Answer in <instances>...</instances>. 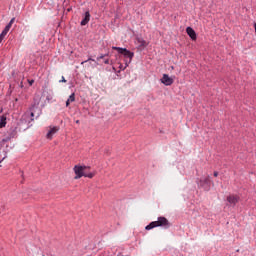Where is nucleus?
Masks as SVG:
<instances>
[{
	"mask_svg": "<svg viewBox=\"0 0 256 256\" xmlns=\"http://www.w3.org/2000/svg\"><path fill=\"white\" fill-rule=\"evenodd\" d=\"M155 227H163L164 229H169L171 227V223L167 218L161 216L158 217L157 221L151 222L149 225L145 227L146 231H151V229H155Z\"/></svg>",
	"mask_w": 256,
	"mask_h": 256,
	"instance_id": "nucleus-1",
	"label": "nucleus"
},
{
	"mask_svg": "<svg viewBox=\"0 0 256 256\" xmlns=\"http://www.w3.org/2000/svg\"><path fill=\"white\" fill-rule=\"evenodd\" d=\"M87 169H89V167L87 166H75L74 167V172H75V179H81V177H88V179H93V177H95V173L87 172Z\"/></svg>",
	"mask_w": 256,
	"mask_h": 256,
	"instance_id": "nucleus-2",
	"label": "nucleus"
},
{
	"mask_svg": "<svg viewBox=\"0 0 256 256\" xmlns=\"http://www.w3.org/2000/svg\"><path fill=\"white\" fill-rule=\"evenodd\" d=\"M112 49L114 51H118V53H120L121 55H124V57H129V59H131L132 57L135 56V54L133 52L127 50L126 48L113 46Z\"/></svg>",
	"mask_w": 256,
	"mask_h": 256,
	"instance_id": "nucleus-3",
	"label": "nucleus"
},
{
	"mask_svg": "<svg viewBox=\"0 0 256 256\" xmlns=\"http://www.w3.org/2000/svg\"><path fill=\"white\" fill-rule=\"evenodd\" d=\"M135 45H137L140 51H143V49H145V47H147L149 43H147V41H145L143 38L137 37L135 40Z\"/></svg>",
	"mask_w": 256,
	"mask_h": 256,
	"instance_id": "nucleus-4",
	"label": "nucleus"
},
{
	"mask_svg": "<svg viewBox=\"0 0 256 256\" xmlns=\"http://www.w3.org/2000/svg\"><path fill=\"white\" fill-rule=\"evenodd\" d=\"M227 202L229 203V205H231L232 207H235V205H237L239 203V196L237 195H229L227 196Z\"/></svg>",
	"mask_w": 256,
	"mask_h": 256,
	"instance_id": "nucleus-5",
	"label": "nucleus"
},
{
	"mask_svg": "<svg viewBox=\"0 0 256 256\" xmlns=\"http://www.w3.org/2000/svg\"><path fill=\"white\" fill-rule=\"evenodd\" d=\"M161 83L166 86L173 85V78L169 77L167 74H164L161 79Z\"/></svg>",
	"mask_w": 256,
	"mask_h": 256,
	"instance_id": "nucleus-6",
	"label": "nucleus"
},
{
	"mask_svg": "<svg viewBox=\"0 0 256 256\" xmlns=\"http://www.w3.org/2000/svg\"><path fill=\"white\" fill-rule=\"evenodd\" d=\"M186 33L189 35V37L192 39V41H197V33H195V30L191 27L186 28Z\"/></svg>",
	"mask_w": 256,
	"mask_h": 256,
	"instance_id": "nucleus-7",
	"label": "nucleus"
},
{
	"mask_svg": "<svg viewBox=\"0 0 256 256\" xmlns=\"http://www.w3.org/2000/svg\"><path fill=\"white\" fill-rule=\"evenodd\" d=\"M58 131H59V127L57 126L50 127V130L46 135L47 139H53V135H55V133H57Z\"/></svg>",
	"mask_w": 256,
	"mask_h": 256,
	"instance_id": "nucleus-8",
	"label": "nucleus"
},
{
	"mask_svg": "<svg viewBox=\"0 0 256 256\" xmlns=\"http://www.w3.org/2000/svg\"><path fill=\"white\" fill-rule=\"evenodd\" d=\"M89 21H91V13H89V11H87L84 14V18L80 22V25L85 26V25H87V23H89Z\"/></svg>",
	"mask_w": 256,
	"mask_h": 256,
	"instance_id": "nucleus-9",
	"label": "nucleus"
},
{
	"mask_svg": "<svg viewBox=\"0 0 256 256\" xmlns=\"http://www.w3.org/2000/svg\"><path fill=\"white\" fill-rule=\"evenodd\" d=\"M198 185L200 187H205V185H211V179L209 178V176L205 177V178H202L200 180V182L198 183Z\"/></svg>",
	"mask_w": 256,
	"mask_h": 256,
	"instance_id": "nucleus-10",
	"label": "nucleus"
},
{
	"mask_svg": "<svg viewBox=\"0 0 256 256\" xmlns=\"http://www.w3.org/2000/svg\"><path fill=\"white\" fill-rule=\"evenodd\" d=\"M75 102V93H72L66 101V107H69L71 103Z\"/></svg>",
	"mask_w": 256,
	"mask_h": 256,
	"instance_id": "nucleus-11",
	"label": "nucleus"
},
{
	"mask_svg": "<svg viewBox=\"0 0 256 256\" xmlns=\"http://www.w3.org/2000/svg\"><path fill=\"white\" fill-rule=\"evenodd\" d=\"M5 125H7V117L1 116V118H0V129H3V127H5Z\"/></svg>",
	"mask_w": 256,
	"mask_h": 256,
	"instance_id": "nucleus-12",
	"label": "nucleus"
},
{
	"mask_svg": "<svg viewBox=\"0 0 256 256\" xmlns=\"http://www.w3.org/2000/svg\"><path fill=\"white\" fill-rule=\"evenodd\" d=\"M10 29L7 28V26L4 28V30L2 31V33L0 34V37L5 39V36L9 33Z\"/></svg>",
	"mask_w": 256,
	"mask_h": 256,
	"instance_id": "nucleus-13",
	"label": "nucleus"
},
{
	"mask_svg": "<svg viewBox=\"0 0 256 256\" xmlns=\"http://www.w3.org/2000/svg\"><path fill=\"white\" fill-rule=\"evenodd\" d=\"M13 23H15V18H12L10 22L6 25V28L11 30V27H13Z\"/></svg>",
	"mask_w": 256,
	"mask_h": 256,
	"instance_id": "nucleus-14",
	"label": "nucleus"
},
{
	"mask_svg": "<svg viewBox=\"0 0 256 256\" xmlns=\"http://www.w3.org/2000/svg\"><path fill=\"white\" fill-rule=\"evenodd\" d=\"M107 55L109 54L101 55L100 57L97 58V61H101V59H103L104 57H107Z\"/></svg>",
	"mask_w": 256,
	"mask_h": 256,
	"instance_id": "nucleus-15",
	"label": "nucleus"
},
{
	"mask_svg": "<svg viewBox=\"0 0 256 256\" xmlns=\"http://www.w3.org/2000/svg\"><path fill=\"white\" fill-rule=\"evenodd\" d=\"M59 83H67V80L65 79V77H64V76H62V79H61V80H59Z\"/></svg>",
	"mask_w": 256,
	"mask_h": 256,
	"instance_id": "nucleus-16",
	"label": "nucleus"
},
{
	"mask_svg": "<svg viewBox=\"0 0 256 256\" xmlns=\"http://www.w3.org/2000/svg\"><path fill=\"white\" fill-rule=\"evenodd\" d=\"M29 85H33L35 83V80H28Z\"/></svg>",
	"mask_w": 256,
	"mask_h": 256,
	"instance_id": "nucleus-17",
	"label": "nucleus"
},
{
	"mask_svg": "<svg viewBox=\"0 0 256 256\" xmlns=\"http://www.w3.org/2000/svg\"><path fill=\"white\" fill-rule=\"evenodd\" d=\"M104 63H105V65H109V59H106V60L104 61Z\"/></svg>",
	"mask_w": 256,
	"mask_h": 256,
	"instance_id": "nucleus-18",
	"label": "nucleus"
},
{
	"mask_svg": "<svg viewBox=\"0 0 256 256\" xmlns=\"http://www.w3.org/2000/svg\"><path fill=\"white\" fill-rule=\"evenodd\" d=\"M219 176V172H214V177H218Z\"/></svg>",
	"mask_w": 256,
	"mask_h": 256,
	"instance_id": "nucleus-19",
	"label": "nucleus"
},
{
	"mask_svg": "<svg viewBox=\"0 0 256 256\" xmlns=\"http://www.w3.org/2000/svg\"><path fill=\"white\" fill-rule=\"evenodd\" d=\"M3 36H0V43L4 40Z\"/></svg>",
	"mask_w": 256,
	"mask_h": 256,
	"instance_id": "nucleus-20",
	"label": "nucleus"
},
{
	"mask_svg": "<svg viewBox=\"0 0 256 256\" xmlns=\"http://www.w3.org/2000/svg\"><path fill=\"white\" fill-rule=\"evenodd\" d=\"M31 117H35V113L31 112Z\"/></svg>",
	"mask_w": 256,
	"mask_h": 256,
	"instance_id": "nucleus-21",
	"label": "nucleus"
},
{
	"mask_svg": "<svg viewBox=\"0 0 256 256\" xmlns=\"http://www.w3.org/2000/svg\"><path fill=\"white\" fill-rule=\"evenodd\" d=\"M77 125H79V120H76Z\"/></svg>",
	"mask_w": 256,
	"mask_h": 256,
	"instance_id": "nucleus-22",
	"label": "nucleus"
}]
</instances>
